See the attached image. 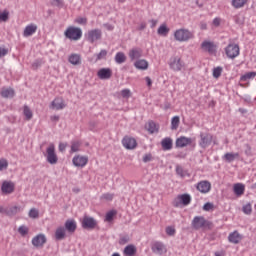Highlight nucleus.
I'll use <instances>...</instances> for the list:
<instances>
[{
	"label": "nucleus",
	"instance_id": "1",
	"mask_svg": "<svg viewBox=\"0 0 256 256\" xmlns=\"http://www.w3.org/2000/svg\"><path fill=\"white\" fill-rule=\"evenodd\" d=\"M66 39H70L71 41H79L81 37H83V30L81 28L70 26L64 32Z\"/></svg>",
	"mask_w": 256,
	"mask_h": 256
},
{
	"label": "nucleus",
	"instance_id": "2",
	"mask_svg": "<svg viewBox=\"0 0 256 256\" xmlns=\"http://www.w3.org/2000/svg\"><path fill=\"white\" fill-rule=\"evenodd\" d=\"M191 225L196 231H199V229H203V227H207L208 229H211V226L213 225V223H211L208 220H205V217L203 216H195L192 220Z\"/></svg>",
	"mask_w": 256,
	"mask_h": 256
},
{
	"label": "nucleus",
	"instance_id": "3",
	"mask_svg": "<svg viewBox=\"0 0 256 256\" xmlns=\"http://www.w3.org/2000/svg\"><path fill=\"white\" fill-rule=\"evenodd\" d=\"M194 35L193 32L187 29H178L174 32V39L183 43L185 41H189V39H193Z\"/></svg>",
	"mask_w": 256,
	"mask_h": 256
},
{
	"label": "nucleus",
	"instance_id": "4",
	"mask_svg": "<svg viewBox=\"0 0 256 256\" xmlns=\"http://www.w3.org/2000/svg\"><path fill=\"white\" fill-rule=\"evenodd\" d=\"M46 161L50 165H57L59 157L57 156V153H55V144H50L46 149Z\"/></svg>",
	"mask_w": 256,
	"mask_h": 256
},
{
	"label": "nucleus",
	"instance_id": "5",
	"mask_svg": "<svg viewBox=\"0 0 256 256\" xmlns=\"http://www.w3.org/2000/svg\"><path fill=\"white\" fill-rule=\"evenodd\" d=\"M213 143V135L210 133H200V141H199V146L202 149H207L209 145Z\"/></svg>",
	"mask_w": 256,
	"mask_h": 256
},
{
	"label": "nucleus",
	"instance_id": "6",
	"mask_svg": "<svg viewBox=\"0 0 256 256\" xmlns=\"http://www.w3.org/2000/svg\"><path fill=\"white\" fill-rule=\"evenodd\" d=\"M225 53L229 59H235V57H239V45L229 44L225 48Z\"/></svg>",
	"mask_w": 256,
	"mask_h": 256
},
{
	"label": "nucleus",
	"instance_id": "7",
	"mask_svg": "<svg viewBox=\"0 0 256 256\" xmlns=\"http://www.w3.org/2000/svg\"><path fill=\"white\" fill-rule=\"evenodd\" d=\"M169 67L172 71H181L183 67H185V64L181 61V58L172 57L169 62Z\"/></svg>",
	"mask_w": 256,
	"mask_h": 256
},
{
	"label": "nucleus",
	"instance_id": "8",
	"mask_svg": "<svg viewBox=\"0 0 256 256\" xmlns=\"http://www.w3.org/2000/svg\"><path fill=\"white\" fill-rule=\"evenodd\" d=\"M191 203V195L189 194H182L179 195L177 200L174 201V207H180V205H184L187 207Z\"/></svg>",
	"mask_w": 256,
	"mask_h": 256
},
{
	"label": "nucleus",
	"instance_id": "9",
	"mask_svg": "<svg viewBox=\"0 0 256 256\" xmlns=\"http://www.w3.org/2000/svg\"><path fill=\"white\" fill-rule=\"evenodd\" d=\"M83 229H95L97 227V220L93 217L84 216L82 220Z\"/></svg>",
	"mask_w": 256,
	"mask_h": 256
},
{
	"label": "nucleus",
	"instance_id": "10",
	"mask_svg": "<svg viewBox=\"0 0 256 256\" xmlns=\"http://www.w3.org/2000/svg\"><path fill=\"white\" fill-rule=\"evenodd\" d=\"M201 48L209 53V55H215V53H217V45L211 41L202 42Z\"/></svg>",
	"mask_w": 256,
	"mask_h": 256
},
{
	"label": "nucleus",
	"instance_id": "11",
	"mask_svg": "<svg viewBox=\"0 0 256 256\" xmlns=\"http://www.w3.org/2000/svg\"><path fill=\"white\" fill-rule=\"evenodd\" d=\"M196 189L200 193H204V194L209 193V191H211V182H209L207 180H202L197 183Z\"/></svg>",
	"mask_w": 256,
	"mask_h": 256
},
{
	"label": "nucleus",
	"instance_id": "12",
	"mask_svg": "<svg viewBox=\"0 0 256 256\" xmlns=\"http://www.w3.org/2000/svg\"><path fill=\"white\" fill-rule=\"evenodd\" d=\"M122 145L125 149H135V147H137V140H135V138L125 136L122 139Z\"/></svg>",
	"mask_w": 256,
	"mask_h": 256
},
{
	"label": "nucleus",
	"instance_id": "13",
	"mask_svg": "<svg viewBox=\"0 0 256 256\" xmlns=\"http://www.w3.org/2000/svg\"><path fill=\"white\" fill-rule=\"evenodd\" d=\"M75 167H85L89 163V158L87 156H75L72 160Z\"/></svg>",
	"mask_w": 256,
	"mask_h": 256
},
{
	"label": "nucleus",
	"instance_id": "14",
	"mask_svg": "<svg viewBox=\"0 0 256 256\" xmlns=\"http://www.w3.org/2000/svg\"><path fill=\"white\" fill-rule=\"evenodd\" d=\"M1 191L3 195H11L15 191V184L13 182L5 181L2 183Z\"/></svg>",
	"mask_w": 256,
	"mask_h": 256
},
{
	"label": "nucleus",
	"instance_id": "15",
	"mask_svg": "<svg viewBox=\"0 0 256 256\" xmlns=\"http://www.w3.org/2000/svg\"><path fill=\"white\" fill-rule=\"evenodd\" d=\"M47 243V237L45 234H38L32 239V245L34 247H43Z\"/></svg>",
	"mask_w": 256,
	"mask_h": 256
},
{
	"label": "nucleus",
	"instance_id": "16",
	"mask_svg": "<svg viewBox=\"0 0 256 256\" xmlns=\"http://www.w3.org/2000/svg\"><path fill=\"white\" fill-rule=\"evenodd\" d=\"M97 76L102 80L111 79V77H113V71L111 68H101L98 71Z\"/></svg>",
	"mask_w": 256,
	"mask_h": 256
},
{
	"label": "nucleus",
	"instance_id": "17",
	"mask_svg": "<svg viewBox=\"0 0 256 256\" xmlns=\"http://www.w3.org/2000/svg\"><path fill=\"white\" fill-rule=\"evenodd\" d=\"M101 30L99 29H94L88 32V41L90 43H95V41H99L101 39Z\"/></svg>",
	"mask_w": 256,
	"mask_h": 256
},
{
	"label": "nucleus",
	"instance_id": "18",
	"mask_svg": "<svg viewBox=\"0 0 256 256\" xmlns=\"http://www.w3.org/2000/svg\"><path fill=\"white\" fill-rule=\"evenodd\" d=\"M191 143H193V140L185 136H181L176 139V147L180 149H183V147H187V145H191Z\"/></svg>",
	"mask_w": 256,
	"mask_h": 256
},
{
	"label": "nucleus",
	"instance_id": "19",
	"mask_svg": "<svg viewBox=\"0 0 256 256\" xmlns=\"http://www.w3.org/2000/svg\"><path fill=\"white\" fill-rule=\"evenodd\" d=\"M65 101L63 98H55L51 103V109H56V111H61V109H65Z\"/></svg>",
	"mask_w": 256,
	"mask_h": 256
},
{
	"label": "nucleus",
	"instance_id": "20",
	"mask_svg": "<svg viewBox=\"0 0 256 256\" xmlns=\"http://www.w3.org/2000/svg\"><path fill=\"white\" fill-rule=\"evenodd\" d=\"M242 239H243V236H241V234H239L238 231H234L230 233L228 236L229 243H233L234 245L241 243Z\"/></svg>",
	"mask_w": 256,
	"mask_h": 256
},
{
	"label": "nucleus",
	"instance_id": "21",
	"mask_svg": "<svg viewBox=\"0 0 256 256\" xmlns=\"http://www.w3.org/2000/svg\"><path fill=\"white\" fill-rule=\"evenodd\" d=\"M163 151H171L173 149V139L171 137L163 138L161 141Z\"/></svg>",
	"mask_w": 256,
	"mask_h": 256
},
{
	"label": "nucleus",
	"instance_id": "22",
	"mask_svg": "<svg viewBox=\"0 0 256 256\" xmlns=\"http://www.w3.org/2000/svg\"><path fill=\"white\" fill-rule=\"evenodd\" d=\"M151 250L156 253V255H163V253H165V245H163V243L161 242H155L152 247Z\"/></svg>",
	"mask_w": 256,
	"mask_h": 256
},
{
	"label": "nucleus",
	"instance_id": "23",
	"mask_svg": "<svg viewBox=\"0 0 256 256\" xmlns=\"http://www.w3.org/2000/svg\"><path fill=\"white\" fill-rule=\"evenodd\" d=\"M142 55H143V50H141V48H132L129 51V57L131 61H135V59L141 58Z\"/></svg>",
	"mask_w": 256,
	"mask_h": 256
},
{
	"label": "nucleus",
	"instance_id": "24",
	"mask_svg": "<svg viewBox=\"0 0 256 256\" xmlns=\"http://www.w3.org/2000/svg\"><path fill=\"white\" fill-rule=\"evenodd\" d=\"M146 129L151 135H153V133H159V125H157L153 120L148 121Z\"/></svg>",
	"mask_w": 256,
	"mask_h": 256
},
{
	"label": "nucleus",
	"instance_id": "25",
	"mask_svg": "<svg viewBox=\"0 0 256 256\" xmlns=\"http://www.w3.org/2000/svg\"><path fill=\"white\" fill-rule=\"evenodd\" d=\"M34 33H37V25L35 24H30L25 27L23 36L24 37H31Z\"/></svg>",
	"mask_w": 256,
	"mask_h": 256
},
{
	"label": "nucleus",
	"instance_id": "26",
	"mask_svg": "<svg viewBox=\"0 0 256 256\" xmlns=\"http://www.w3.org/2000/svg\"><path fill=\"white\" fill-rule=\"evenodd\" d=\"M68 233H75L77 231V223L75 220H67L65 222V228Z\"/></svg>",
	"mask_w": 256,
	"mask_h": 256
},
{
	"label": "nucleus",
	"instance_id": "27",
	"mask_svg": "<svg viewBox=\"0 0 256 256\" xmlns=\"http://www.w3.org/2000/svg\"><path fill=\"white\" fill-rule=\"evenodd\" d=\"M233 192L237 197H241V195L245 193V185H243L242 183L234 184Z\"/></svg>",
	"mask_w": 256,
	"mask_h": 256
},
{
	"label": "nucleus",
	"instance_id": "28",
	"mask_svg": "<svg viewBox=\"0 0 256 256\" xmlns=\"http://www.w3.org/2000/svg\"><path fill=\"white\" fill-rule=\"evenodd\" d=\"M134 67H136V69L145 71L146 69H149V62H147V60L145 59L137 60L134 63Z\"/></svg>",
	"mask_w": 256,
	"mask_h": 256
},
{
	"label": "nucleus",
	"instance_id": "29",
	"mask_svg": "<svg viewBox=\"0 0 256 256\" xmlns=\"http://www.w3.org/2000/svg\"><path fill=\"white\" fill-rule=\"evenodd\" d=\"M1 97H4V99H12V97H15V90H13V88H3Z\"/></svg>",
	"mask_w": 256,
	"mask_h": 256
},
{
	"label": "nucleus",
	"instance_id": "30",
	"mask_svg": "<svg viewBox=\"0 0 256 256\" xmlns=\"http://www.w3.org/2000/svg\"><path fill=\"white\" fill-rule=\"evenodd\" d=\"M68 61L71 63V65H81V55L71 54L68 58Z\"/></svg>",
	"mask_w": 256,
	"mask_h": 256
},
{
	"label": "nucleus",
	"instance_id": "31",
	"mask_svg": "<svg viewBox=\"0 0 256 256\" xmlns=\"http://www.w3.org/2000/svg\"><path fill=\"white\" fill-rule=\"evenodd\" d=\"M224 161H226L227 163H233V161H235V159H239V153H226L223 156Z\"/></svg>",
	"mask_w": 256,
	"mask_h": 256
},
{
	"label": "nucleus",
	"instance_id": "32",
	"mask_svg": "<svg viewBox=\"0 0 256 256\" xmlns=\"http://www.w3.org/2000/svg\"><path fill=\"white\" fill-rule=\"evenodd\" d=\"M136 253H137V247H135V245L133 244L126 246L124 249V255H127V256H134Z\"/></svg>",
	"mask_w": 256,
	"mask_h": 256
},
{
	"label": "nucleus",
	"instance_id": "33",
	"mask_svg": "<svg viewBox=\"0 0 256 256\" xmlns=\"http://www.w3.org/2000/svg\"><path fill=\"white\" fill-rule=\"evenodd\" d=\"M55 239L56 241H63L65 239V228L58 227L55 232Z\"/></svg>",
	"mask_w": 256,
	"mask_h": 256
},
{
	"label": "nucleus",
	"instance_id": "34",
	"mask_svg": "<svg viewBox=\"0 0 256 256\" xmlns=\"http://www.w3.org/2000/svg\"><path fill=\"white\" fill-rule=\"evenodd\" d=\"M169 27H167V24H162L158 30L157 33L158 35H161V37H167V35H169Z\"/></svg>",
	"mask_w": 256,
	"mask_h": 256
},
{
	"label": "nucleus",
	"instance_id": "35",
	"mask_svg": "<svg viewBox=\"0 0 256 256\" xmlns=\"http://www.w3.org/2000/svg\"><path fill=\"white\" fill-rule=\"evenodd\" d=\"M181 123V119L179 118V116H174L171 119V130L172 131H177V129H179V124Z\"/></svg>",
	"mask_w": 256,
	"mask_h": 256
},
{
	"label": "nucleus",
	"instance_id": "36",
	"mask_svg": "<svg viewBox=\"0 0 256 256\" xmlns=\"http://www.w3.org/2000/svg\"><path fill=\"white\" fill-rule=\"evenodd\" d=\"M127 61V56H125V53L118 52L115 55V62L118 63V65H121L122 63H125Z\"/></svg>",
	"mask_w": 256,
	"mask_h": 256
},
{
	"label": "nucleus",
	"instance_id": "37",
	"mask_svg": "<svg viewBox=\"0 0 256 256\" xmlns=\"http://www.w3.org/2000/svg\"><path fill=\"white\" fill-rule=\"evenodd\" d=\"M24 116L26 117V121H31L33 119V112L29 106L25 105L23 110Z\"/></svg>",
	"mask_w": 256,
	"mask_h": 256
},
{
	"label": "nucleus",
	"instance_id": "38",
	"mask_svg": "<svg viewBox=\"0 0 256 256\" xmlns=\"http://www.w3.org/2000/svg\"><path fill=\"white\" fill-rule=\"evenodd\" d=\"M245 3H247V0H232V5L235 9H241V7H245Z\"/></svg>",
	"mask_w": 256,
	"mask_h": 256
},
{
	"label": "nucleus",
	"instance_id": "39",
	"mask_svg": "<svg viewBox=\"0 0 256 256\" xmlns=\"http://www.w3.org/2000/svg\"><path fill=\"white\" fill-rule=\"evenodd\" d=\"M18 212H19V207L14 206V207L7 208V214L6 215L8 217H13V216L17 215Z\"/></svg>",
	"mask_w": 256,
	"mask_h": 256
},
{
	"label": "nucleus",
	"instance_id": "40",
	"mask_svg": "<svg viewBox=\"0 0 256 256\" xmlns=\"http://www.w3.org/2000/svg\"><path fill=\"white\" fill-rule=\"evenodd\" d=\"M256 73L255 72H248L241 76L240 81H249V79H255Z\"/></svg>",
	"mask_w": 256,
	"mask_h": 256
},
{
	"label": "nucleus",
	"instance_id": "41",
	"mask_svg": "<svg viewBox=\"0 0 256 256\" xmlns=\"http://www.w3.org/2000/svg\"><path fill=\"white\" fill-rule=\"evenodd\" d=\"M117 215V211L112 210L109 211L106 216H105V221H107L108 223H111V221H113V218Z\"/></svg>",
	"mask_w": 256,
	"mask_h": 256
},
{
	"label": "nucleus",
	"instance_id": "42",
	"mask_svg": "<svg viewBox=\"0 0 256 256\" xmlns=\"http://www.w3.org/2000/svg\"><path fill=\"white\" fill-rule=\"evenodd\" d=\"M223 73V67L218 66L213 69V78L219 79L220 75Z\"/></svg>",
	"mask_w": 256,
	"mask_h": 256
},
{
	"label": "nucleus",
	"instance_id": "43",
	"mask_svg": "<svg viewBox=\"0 0 256 256\" xmlns=\"http://www.w3.org/2000/svg\"><path fill=\"white\" fill-rule=\"evenodd\" d=\"M130 241V237L128 234L120 235L119 245H127Z\"/></svg>",
	"mask_w": 256,
	"mask_h": 256
},
{
	"label": "nucleus",
	"instance_id": "44",
	"mask_svg": "<svg viewBox=\"0 0 256 256\" xmlns=\"http://www.w3.org/2000/svg\"><path fill=\"white\" fill-rule=\"evenodd\" d=\"M29 217L31 219H38L39 218V210L35 209V208H32L30 209L29 211Z\"/></svg>",
	"mask_w": 256,
	"mask_h": 256
},
{
	"label": "nucleus",
	"instance_id": "45",
	"mask_svg": "<svg viewBox=\"0 0 256 256\" xmlns=\"http://www.w3.org/2000/svg\"><path fill=\"white\" fill-rule=\"evenodd\" d=\"M107 57V50H101L98 54H96V61H101V59H105Z\"/></svg>",
	"mask_w": 256,
	"mask_h": 256
},
{
	"label": "nucleus",
	"instance_id": "46",
	"mask_svg": "<svg viewBox=\"0 0 256 256\" xmlns=\"http://www.w3.org/2000/svg\"><path fill=\"white\" fill-rule=\"evenodd\" d=\"M79 147H81V143L74 141L71 143V151L72 153H77L79 151Z\"/></svg>",
	"mask_w": 256,
	"mask_h": 256
},
{
	"label": "nucleus",
	"instance_id": "47",
	"mask_svg": "<svg viewBox=\"0 0 256 256\" xmlns=\"http://www.w3.org/2000/svg\"><path fill=\"white\" fill-rule=\"evenodd\" d=\"M0 21H4V23L9 21V11L4 10L2 13H0Z\"/></svg>",
	"mask_w": 256,
	"mask_h": 256
},
{
	"label": "nucleus",
	"instance_id": "48",
	"mask_svg": "<svg viewBox=\"0 0 256 256\" xmlns=\"http://www.w3.org/2000/svg\"><path fill=\"white\" fill-rule=\"evenodd\" d=\"M9 167V162L7 159H0V171H5Z\"/></svg>",
	"mask_w": 256,
	"mask_h": 256
},
{
	"label": "nucleus",
	"instance_id": "49",
	"mask_svg": "<svg viewBox=\"0 0 256 256\" xmlns=\"http://www.w3.org/2000/svg\"><path fill=\"white\" fill-rule=\"evenodd\" d=\"M18 233H20V235H22V237H25V235H27L29 233V228H27V226H20L18 228Z\"/></svg>",
	"mask_w": 256,
	"mask_h": 256
},
{
	"label": "nucleus",
	"instance_id": "50",
	"mask_svg": "<svg viewBox=\"0 0 256 256\" xmlns=\"http://www.w3.org/2000/svg\"><path fill=\"white\" fill-rule=\"evenodd\" d=\"M242 211H243V213H245V215H251V213L253 211L251 208V204L244 205L242 208Z\"/></svg>",
	"mask_w": 256,
	"mask_h": 256
},
{
	"label": "nucleus",
	"instance_id": "51",
	"mask_svg": "<svg viewBox=\"0 0 256 256\" xmlns=\"http://www.w3.org/2000/svg\"><path fill=\"white\" fill-rule=\"evenodd\" d=\"M41 65H43V59H36L33 63H32V69L37 70L38 67H41Z\"/></svg>",
	"mask_w": 256,
	"mask_h": 256
},
{
	"label": "nucleus",
	"instance_id": "52",
	"mask_svg": "<svg viewBox=\"0 0 256 256\" xmlns=\"http://www.w3.org/2000/svg\"><path fill=\"white\" fill-rule=\"evenodd\" d=\"M121 96L124 98V99H129V97H131V90L129 89H123L121 91Z\"/></svg>",
	"mask_w": 256,
	"mask_h": 256
},
{
	"label": "nucleus",
	"instance_id": "53",
	"mask_svg": "<svg viewBox=\"0 0 256 256\" xmlns=\"http://www.w3.org/2000/svg\"><path fill=\"white\" fill-rule=\"evenodd\" d=\"M75 23H78V25H87V18L78 17L75 19Z\"/></svg>",
	"mask_w": 256,
	"mask_h": 256
},
{
	"label": "nucleus",
	"instance_id": "54",
	"mask_svg": "<svg viewBox=\"0 0 256 256\" xmlns=\"http://www.w3.org/2000/svg\"><path fill=\"white\" fill-rule=\"evenodd\" d=\"M53 7H63V0H51Z\"/></svg>",
	"mask_w": 256,
	"mask_h": 256
},
{
	"label": "nucleus",
	"instance_id": "55",
	"mask_svg": "<svg viewBox=\"0 0 256 256\" xmlns=\"http://www.w3.org/2000/svg\"><path fill=\"white\" fill-rule=\"evenodd\" d=\"M142 161L143 163H149V161H153V155H151V153L144 155Z\"/></svg>",
	"mask_w": 256,
	"mask_h": 256
},
{
	"label": "nucleus",
	"instance_id": "56",
	"mask_svg": "<svg viewBox=\"0 0 256 256\" xmlns=\"http://www.w3.org/2000/svg\"><path fill=\"white\" fill-rule=\"evenodd\" d=\"M113 197H115L113 194L111 193H105L102 195V199H105L106 201H113Z\"/></svg>",
	"mask_w": 256,
	"mask_h": 256
},
{
	"label": "nucleus",
	"instance_id": "57",
	"mask_svg": "<svg viewBox=\"0 0 256 256\" xmlns=\"http://www.w3.org/2000/svg\"><path fill=\"white\" fill-rule=\"evenodd\" d=\"M166 233L170 236L173 237V235H175V228L168 226L166 227Z\"/></svg>",
	"mask_w": 256,
	"mask_h": 256
},
{
	"label": "nucleus",
	"instance_id": "58",
	"mask_svg": "<svg viewBox=\"0 0 256 256\" xmlns=\"http://www.w3.org/2000/svg\"><path fill=\"white\" fill-rule=\"evenodd\" d=\"M211 209H213V203L207 202L204 204L203 206L204 211H211Z\"/></svg>",
	"mask_w": 256,
	"mask_h": 256
},
{
	"label": "nucleus",
	"instance_id": "59",
	"mask_svg": "<svg viewBox=\"0 0 256 256\" xmlns=\"http://www.w3.org/2000/svg\"><path fill=\"white\" fill-rule=\"evenodd\" d=\"M176 173L177 175H180V177H185V174L183 173V167L179 165L176 166Z\"/></svg>",
	"mask_w": 256,
	"mask_h": 256
},
{
	"label": "nucleus",
	"instance_id": "60",
	"mask_svg": "<svg viewBox=\"0 0 256 256\" xmlns=\"http://www.w3.org/2000/svg\"><path fill=\"white\" fill-rule=\"evenodd\" d=\"M9 53V49L0 47V59Z\"/></svg>",
	"mask_w": 256,
	"mask_h": 256
},
{
	"label": "nucleus",
	"instance_id": "61",
	"mask_svg": "<svg viewBox=\"0 0 256 256\" xmlns=\"http://www.w3.org/2000/svg\"><path fill=\"white\" fill-rule=\"evenodd\" d=\"M213 25L214 27H219V25H221V18H214Z\"/></svg>",
	"mask_w": 256,
	"mask_h": 256
},
{
	"label": "nucleus",
	"instance_id": "62",
	"mask_svg": "<svg viewBox=\"0 0 256 256\" xmlns=\"http://www.w3.org/2000/svg\"><path fill=\"white\" fill-rule=\"evenodd\" d=\"M234 21L237 25H243V20H241V17L235 16Z\"/></svg>",
	"mask_w": 256,
	"mask_h": 256
},
{
	"label": "nucleus",
	"instance_id": "63",
	"mask_svg": "<svg viewBox=\"0 0 256 256\" xmlns=\"http://www.w3.org/2000/svg\"><path fill=\"white\" fill-rule=\"evenodd\" d=\"M66 148H67V144H65V143H60L59 144V151L61 153H63V151H65Z\"/></svg>",
	"mask_w": 256,
	"mask_h": 256
},
{
	"label": "nucleus",
	"instance_id": "64",
	"mask_svg": "<svg viewBox=\"0 0 256 256\" xmlns=\"http://www.w3.org/2000/svg\"><path fill=\"white\" fill-rule=\"evenodd\" d=\"M145 81H146L148 87H151V85H153V81L151 80V78L149 76H147L145 78Z\"/></svg>",
	"mask_w": 256,
	"mask_h": 256
}]
</instances>
